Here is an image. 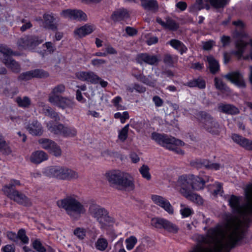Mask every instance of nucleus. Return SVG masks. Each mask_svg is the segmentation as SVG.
I'll return each instance as SVG.
<instances>
[{"label": "nucleus", "mask_w": 252, "mask_h": 252, "mask_svg": "<svg viewBox=\"0 0 252 252\" xmlns=\"http://www.w3.org/2000/svg\"><path fill=\"white\" fill-rule=\"evenodd\" d=\"M241 220L227 222L225 232L220 227L209 229L206 236L198 237L199 244L190 252H229L243 238L244 231Z\"/></svg>", "instance_id": "obj_1"}, {"label": "nucleus", "mask_w": 252, "mask_h": 252, "mask_svg": "<svg viewBox=\"0 0 252 252\" xmlns=\"http://www.w3.org/2000/svg\"><path fill=\"white\" fill-rule=\"evenodd\" d=\"M57 206L63 209L66 214L73 220H77L86 212L85 205L78 196L74 194L66 195L57 201Z\"/></svg>", "instance_id": "obj_2"}, {"label": "nucleus", "mask_w": 252, "mask_h": 252, "mask_svg": "<svg viewBox=\"0 0 252 252\" xmlns=\"http://www.w3.org/2000/svg\"><path fill=\"white\" fill-rule=\"evenodd\" d=\"M88 212L98 222L101 228H105L114 223V219L109 215L107 210L96 204L90 205Z\"/></svg>", "instance_id": "obj_3"}, {"label": "nucleus", "mask_w": 252, "mask_h": 252, "mask_svg": "<svg viewBox=\"0 0 252 252\" xmlns=\"http://www.w3.org/2000/svg\"><path fill=\"white\" fill-rule=\"evenodd\" d=\"M152 138L158 144L166 149L173 151L176 153L183 155L184 152L181 149L177 147L178 146H183L185 143L182 141L176 139L173 137L169 136L166 134L153 132L152 134Z\"/></svg>", "instance_id": "obj_4"}, {"label": "nucleus", "mask_w": 252, "mask_h": 252, "mask_svg": "<svg viewBox=\"0 0 252 252\" xmlns=\"http://www.w3.org/2000/svg\"><path fill=\"white\" fill-rule=\"evenodd\" d=\"M247 202L244 208L240 204V197L232 195L228 199L229 204L233 211L240 215L252 213V185L249 186L246 190Z\"/></svg>", "instance_id": "obj_5"}, {"label": "nucleus", "mask_w": 252, "mask_h": 252, "mask_svg": "<svg viewBox=\"0 0 252 252\" xmlns=\"http://www.w3.org/2000/svg\"><path fill=\"white\" fill-rule=\"evenodd\" d=\"M44 173L48 176L60 180H71L78 177V173L65 166H51L46 168Z\"/></svg>", "instance_id": "obj_6"}, {"label": "nucleus", "mask_w": 252, "mask_h": 252, "mask_svg": "<svg viewBox=\"0 0 252 252\" xmlns=\"http://www.w3.org/2000/svg\"><path fill=\"white\" fill-rule=\"evenodd\" d=\"M199 120L202 127L207 132L218 135L220 131L219 122L210 114L201 112L199 113Z\"/></svg>", "instance_id": "obj_7"}, {"label": "nucleus", "mask_w": 252, "mask_h": 252, "mask_svg": "<svg viewBox=\"0 0 252 252\" xmlns=\"http://www.w3.org/2000/svg\"><path fill=\"white\" fill-rule=\"evenodd\" d=\"M0 52L3 55L2 63L7 67L14 73H19L21 71L20 65L11 57V56L16 54L10 48L4 45H0Z\"/></svg>", "instance_id": "obj_8"}, {"label": "nucleus", "mask_w": 252, "mask_h": 252, "mask_svg": "<svg viewBox=\"0 0 252 252\" xmlns=\"http://www.w3.org/2000/svg\"><path fill=\"white\" fill-rule=\"evenodd\" d=\"M47 127L51 132L62 135L64 137H73L77 134V130L75 128L65 126L62 124L53 126L52 121L47 123Z\"/></svg>", "instance_id": "obj_9"}, {"label": "nucleus", "mask_w": 252, "mask_h": 252, "mask_svg": "<svg viewBox=\"0 0 252 252\" xmlns=\"http://www.w3.org/2000/svg\"><path fill=\"white\" fill-rule=\"evenodd\" d=\"M44 41L36 35H26L18 39L17 44L22 49H33Z\"/></svg>", "instance_id": "obj_10"}, {"label": "nucleus", "mask_w": 252, "mask_h": 252, "mask_svg": "<svg viewBox=\"0 0 252 252\" xmlns=\"http://www.w3.org/2000/svg\"><path fill=\"white\" fill-rule=\"evenodd\" d=\"M151 224L157 228H163L169 232L176 233L179 228L167 220L161 218H154L151 220Z\"/></svg>", "instance_id": "obj_11"}, {"label": "nucleus", "mask_w": 252, "mask_h": 252, "mask_svg": "<svg viewBox=\"0 0 252 252\" xmlns=\"http://www.w3.org/2000/svg\"><path fill=\"white\" fill-rule=\"evenodd\" d=\"M61 14L65 18L77 21H86L87 20L86 14L80 9H67L62 11Z\"/></svg>", "instance_id": "obj_12"}, {"label": "nucleus", "mask_w": 252, "mask_h": 252, "mask_svg": "<svg viewBox=\"0 0 252 252\" xmlns=\"http://www.w3.org/2000/svg\"><path fill=\"white\" fill-rule=\"evenodd\" d=\"M75 76L77 79L82 81L90 82L92 84L98 83L99 77L94 72L79 71L76 73Z\"/></svg>", "instance_id": "obj_13"}, {"label": "nucleus", "mask_w": 252, "mask_h": 252, "mask_svg": "<svg viewBox=\"0 0 252 252\" xmlns=\"http://www.w3.org/2000/svg\"><path fill=\"white\" fill-rule=\"evenodd\" d=\"M151 199L155 204L162 208L169 214H173L174 209L168 200L161 196L154 194Z\"/></svg>", "instance_id": "obj_14"}, {"label": "nucleus", "mask_w": 252, "mask_h": 252, "mask_svg": "<svg viewBox=\"0 0 252 252\" xmlns=\"http://www.w3.org/2000/svg\"><path fill=\"white\" fill-rule=\"evenodd\" d=\"M224 77L239 87L245 88L246 86L243 75L239 71L229 73L225 75Z\"/></svg>", "instance_id": "obj_15"}, {"label": "nucleus", "mask_w": 252, "mask_h": 252, "mask_svg": "<svg viewBox=\"0 0 252 252\" xmlns=\"http://www.w3.org/2000/svg\"><path fill=\"white\" fill-rule=\"evenodd\" d=\"M54 105L57 106L62 109L66 108H73L75 105V102L73 98L68 97H64L62 95L55 99L53 101L50 102Z\"/></svg>", "instance_id": "obj_16"}, {"label": "nucleus", "mask_w": 252, "mask_h": 252, "mask_svg": "<svg viewBox=\"0 0 252 252\" xmlns=\"http://www.w3.org/2000/svg\"><path fill=\"white\" fill-rule=\"evenodd\" d=\"M118 186L128 191L134 190L135 185L133 178L129 174L124 172Z\"/></svg>", "instance_id": "obj_17"}, {"label": "nucleus", "mask_w": 252, "mask_h": 252, "mask_svg": "<svg viewBox=\"0 0 252 252\" xmlns=\"http://www.w3.org/2000/svg\"><path fill=\"white\" fill-rule=\"evenodd\" d=\"M124 172L120 170H112L106 173V177L111 186H118Z\"/></svg>", "instance_id": "obj_18"}, {"label": "nucleus", "mask_w": 252, "mask_h": 252, "mask_svg": "<svg viewBox=\"0 0 252 252\" xmlns=\"http://www.w3.org/2000/svg\"><path fill=\"white\" fill-rule=\"evenodd\" d=\"M190 165L196 168H202L203 167L207 169L218 170L220 168V165L219 163H212L206 159H196L190 162Z\"/></svg>", "instance_id": "obj_19"}, {"label": "nucleus", "mask_w": 252, "mask_h": 252, "mask_svg": "<svg viewBox=\"0 0 252 252\" xmlns=\"http://www.w3.org/2000/svg\"><path fill=\"white\" fill-rule=\"evenodd\" d=\"M137 62L142 64L145 63L150 65H157L159 62V58L156 55H150L147 53L140 54L137 57Z\"/></svg>", "instance_id": "obj_20"}, {"label": "nucleus", "mask_w": 252, "mask_h": 252, "mask_svg": "<svg viewBox=\"0 0 252 252\" xmlns=\"http://www.w3.org/2000/svg\"><path fill=\"white\" fill-rule=\"evenodd\" d=\"M130 17L129 11L125 8H120L115 10L111 18L114 22H118L126 20Z\"/></svg>", "instance_id": "obj_21"}, {"label": "nucleus", "mask_w": 252, "mask_h": 252, "mask_svg": "<svg viewBox=\"0 0 252 252\" xmlns=\"http://www.w3.org/2000/svg\"><path fill=\"white\" fill-rule=\"evenodd\" d=\"M141 6L145 10L156 13L159 9L157 0H141Z\"/></svg>", "instance_id": "obj_22"}, {"label": "nucleus", "mask_w": 252, "mask_h": 252, "mask_svg": "<svg viewBox=\"0 0 252 252\" xmlns=\"http://www.w3.org/2000/svg\"><path fill=\"white\" fill-rule=\"evenodd\" d=\"M11 199L19 204L25 206H30L32 205V202L30 200L25 194L18 190L14 192L13 195L11 197Z\"/></svg>", "instance_id": "obj_23"}, {"label": "nucleus", "mask_w": 252, "mask_h": 252, "mask_svg": "<svg viewBox=\"0 0 252 252\" xmlns=\"http://www.w3.org/2000/svg\"><path fill=\"white\" fill-rule=\"evenodd\" d=\"M249 44L251 47V52L252 53V38L250 39L249 42H246L243 40L238 41L236 43V50L233 52L238 59H240L245 50L246 46Z\"/></svg>", "instance_id": "obj_24"}, {"label": "nucleus", "mask_w": 252, "mask_h": 252, "mask_svg": "<svg viewBox=\"0 0 252 252\" xmlns=\"http://www.w3.org/2000/svg\"><path fill=\"white\" fill-rule=\"evenodd\" d=\"M65 91V87L63 84H60L52 89L51 93L49 94L48 101L49 102L53 101L56 99H58L62 96Z\"/></svg>", "instance_id": "obj_25"}, {"label": "nucleus", "mask_w": 252, "mask_h": 252, "mask_svg": "<svg viewBox=\"0 0 252 252\" xmlns=\"http://www.w3.org/2000/svg\"><path fill=\"white\" fill-rule=\"evenodd\" d=\"M26 128L29 133L32 135L39 136L42 135L43 132L41 125L37 121L29 123Z\"/></svg>", "instance_id": "obj_26"}, {"label": "nucleus", "mask_w": 252, "mask_h": 252, "mask_svg": "<svg viewBox=\"0 0 252 252\" xmlns=\"http://www.w3.org/2000/svg\"><path fill=\"white\" fill-rule=\"evenodd\" d=\"M156 21L163 28L170 31H176L179 28V25L174 20L170 18H167L166 22H164L160 18L158 17Z\"/></svg>", "instance_id": "obj_27"}, {"label": "nucleus", "mask_w": 252, "mask_h": 252, "mask_svg": "<svg viewBox=\"0 0 252 252\" xmlns=\"http://www.w3.org/2000/svg\"><path fill=\"white\" fill-rule=\"evenodd\" d=\"M32 245L34 250L37 252H55V250L50 246L44 247L39 239L32 240Z\"/></svg>", "instance_id": "obj_28"}, {"label": "nucleus", "mask_w": 252, "mask_h": 252, "mask_svg": "<svg viewBox=\"0 0 252 252\" xmlns=\"http://www.w3.org/2000/svg\"><path fill=\"white\" fill-rule=\"evenodd\" d=\"M218 110L220 112L229 115H236L239 113V109L237 107L229 104H219Z\"/></svg>", "instance_id": "obj_29"}, {"label": "nucleus", "mask_w": 252, "mask_h": 252, "mask_svg": "<svg viewBox=\"0 0 252 252\" xmlns=\"http://www.w3.org/2000/svg\"><path fill=\"white\" fill-rule=\"evenodd\" d=\"M181 193L183 194L188 199L198 204H202L203 200L200 196L197 194L190 192V190L187 189H180Z\"/></svg>", "instance_id": "obj_30"}, {"label": "nucleus", "mask_w": 252, "mask_h": 252, "mask_svg": "<svg viewBox=\"0 0 252 252\" xmlns=\"http://www.w3.org/2000/svg\"><path fill=\"white\" fill-rule=\"evenodd\" d=\"M232 139L236 143L248 150H252V141L236 134L232 135Z\"/></svg>", "instance_id": "obj_31"}, {"label": "nucleus", "mask_w": 252, "mask_h": 252, "mask_svg": "<svg viewBox=\"0 0 252 252\" xmlns=\"http://www.w3.org/2000/svg\"><path fill=\"white\" fill-rule=\"evenodd\" d=\"M48 159V155L43 151H37L33 152L30 157L31 162L39 164Z\"/></svg>", "instance_id": "obj_32"}, {"label": "nucleus", "mask_w": 252, "mask_h": 252, "mask_svg": "<svg viewBox=\"0 0 252 252\" xmlns=\"http://www.w3.org/2000/svg\"><path fill=\"white\" fill-rule=\"evenodd\" d=\"M94 31V26L86 24L84 26L78 28L74 31V33L76 35L79 37H82L86 35L91 33Z\"/></svg>", "instance_id": "obj_33"}, {"label": "nucleus", "mask_w": 252, "mask_h": 252, "mask_svg": "<svg viewBox=\"0 0 252 252\" xmlns=\"http://www.w3.org/2000/svg\"><path fill=\"white\" fill-rule=\"evenodd\" d=\"M0 152L3 155H9L12 153V149L9 141H6L0 133Z\"/></svg>", "instance_id": "obj_34"}, {"label": "nucleus", "mask_w": 252, "mask_h": 252, "mask_svg": "<svg viewBox=\"0 0 252 252\" xmlns=\"http://www.w3.org/2000/svg\"><path fill=\"white\" fill-rule=\"evenodd\" d=\"M185 85L190 88L197 87L200 89H204L206 88V82L203 78L198 77L188 82Z\"/></svg>", "instance_id": "obj_35"}, {"label": "nucleus", "mask_w": 252, "mask_h": 252, "mask_svg": "<svg viewBox=\"0 0 252 252\" xmlns=\"http://www.w3.org/2000/svg\"><path fill=\"white\" fill-rule=\"evenodd\" d=\"M168 44H170L173 48L178 50L181 54L186 53L188 48L185 45L179 40L173 39L170 40Z\"/></svg>", "instance_id": "obj_36"}, {"label": "nucleus", "mask_w": 252, "mask_h": 252, "mask_svg": "<svg viewBox=\"0 0 252 252\" xmlns=\"http://www.w3.org/2000/svg\"><path fill=\"white\" fill-rule=\"evenodd\" d=\"M190 177L191 188L192 189L195 190H200L204 188L205 185L200 177L190 175Z\"/></svg>", "instance_id": "obj_37"}, {"label": "nucleus", "mask_w": 252, "mask_h": 252, "mask_svg": "<svg viewBox=\"0 0 252 252\" xmlns=\"http://www.w3.org/2000/svg\"><path fill=\"white\" fill-rule=\"evenodd\" d=\"M178 183L181 187V189H187L189 190L191 188L190 175L181 176L178 179Z\"/></svg>", "instance_id": "obj_38"}, {"label": "nucleus", "mask_w": 252, "mask_h": 252, "mask_svg": "<svg viewBox=\"0 0 252 252\" xmlns=\"http://www.w3.org/2000/svg\"><path fill=\"white\" fill-rule=\"evenodd\" d=\"M210 72L213 74L216 73L219 70L220 65L218 62L212 56L207 57Z\"/></svg>", "instance_id": "obj_39"}, {"label": "nucleus", "mask_w": 252, "mask_h": 252, "mask_svg": "<svg viewBox=\"0 0 252 252\" xmlns=\"http://www.w3.org/2000/svg\"><path fill=\"white\" fill-rule=\"evenodd\" d=\"M42 112L46 116L54 119L55 121L57 122L60 120V117L58 113L49 106H45L42 109Z\"/></svg>", "instance_id": "obj_40"}, {"label": "nucleus", "mask_w": 252, "mask_h": 252, "mask_svg": "<svg viewBox=\"0 0 252 252\" xmlns=\"http://www.w3.org/2000/svg\"><path fill=\"white\" fill-rule=\"evenodd\" d=\"M43 18L45 25L48 29L53 31H56L57 29V25L54 23L55 19L53 15L45 14L44 15Z\"/></svg>", "instance_id": "obj_41"}, {"label": "nucleus", "mask_w": 252, "mask_h": 252, "mask_svg": "<svg viewBox=\"0 0 252 252\" xmlns=\"http://www.w3.org/2000/svg\"><path fill=\"white\" fill-rule=\"evenodd\" d=\"M15 101L19 107L22 108H28L31 104V99L28 96L17 97L15 98Z\"/></svg>", "instance_id": "obj_42"}, {"label": "nucleus", "mask_w": 252, "mask_h": 252, "mask_svg": "<svg viewBox=\"0 0 252 252\" xmlns=\"http://www.w3.org/2000/svg\"><path fill=\"white\" fill-rule=\"evenodd\" d=\"M177 61L178 57L177 56L169 54H165L163 59L164 63L169 66H173Z\"/></svg>", "instance_id": "obj_43"}, {"label": "nucleus", "mask_w": 252, "mask_h": 252, "mask_svg": "<svg viewBox=\"0 0 252 252\" xmlns=\"http://www.w3.org/2000/svg\"><path fill=\"white\" fill-rule=\"evenodd\" d=\"M38 143L42 148L47 150L48 151L51 150L55 143L53 141L47 138L40 139L38 140Z\"/></svg>", "instance_id": "obj_44"}, {"label": "nucleus", "mask_w": 252, "mask_h": 252, "mask_svg": "<svg viewBox=\"0 0 252 252\" xmlns=\"http://www.w3.org/2000/svg\"><path fill=\"white\" fill-rule=\"evenodd\" d=\"M73 234L79 240H83L86 237L87 231L83 227H77L73 230Z\"/></svg>", "instance_id": "obj_45"}, {"label": "nucleus", "mask_w": 252, "mask_h": 252, "mask_svg": "<svg viewBox=\"0 0 252 252\" xmlns=\"http://www.w3.org/2000/svg\"><path fill=\"white\" fill-rule=\"evenodd\" d=\"M107 240L103 237L99 238L95 243V246L97 250L100 251H104L108 247Z\"/></svg>", "instance_id": "obj_46"}, {"label": "nucleus", "mask_w": 252, "mask_h": 252, "mask_svg": "<svg viewBox=\"0 0 252 252\" xmlns=\"http://www.w3.org/2000/svg\"><path fill=\"white\" fill-rule=\"evenodd\" d=\"M129 126V124H127L122 129L119 130L118 137L122 142L125 141L127 138Z\"/></svg>", "instance_id": "obj_47"}, {"label": "nucleus", "mask_w": 252, "mask_h": 252, "mask_svg": "<svg viewBox=\"0 0 252 252\" xmlns=\"http://www.w3.org/2000/svg\"><path fill=\"white\" fill-rule=\"evenodd\" d=\"M215 86L216 88L220 91L227 92L229 91V88L223 83L221 79L215 77L214 79Z\"/></svg>", "instance_id": "obj_48"}, {"label": "nucleus", "mask_w": 252, "mask_h": 252, "mask_svg": "<svg viewBox=\"0 0 252 252\" xmlns=\"http://www.w3.org/2000/svg\"><path fill=\"white\" fill-rule=\"evenodd\" d=\"M212 6L216 8H223L229 2V0H209Z\"/></svg>", "instance_id": "obj_49"}, {"label": "nucleus", "mask_w": 252, "mask_h": 252, "mask_svg": "<svg viewBox=\"0 0 252 252\" xmlns=\"http://www.w3.org/2000/svg\"><path fill=\"white\" fill-rule=\"evenodd\" d=\"M32 72L33 78H45L49 76L48 72L41 69H35Z\"/></svg>", "instance_id": "obj_50"}, {"label": "nucleus", "mask_w": 252, "mask_h": 252, "mask_svg": "<svg viewBox=\"0 0 252 252\" xmlns=\"http://www.w3.org/2000/svg\"><path fill=\"white\" fill-rule=\"evenodd\" d=\"M18 242L20 240L23 244H26L29 243V239L26 234L25 230L23 229H20L17 233Z\"/></svg>", "instance_id": "obj_51"}, {"label": "nucleus", "mask_w": 252, "mask_h": 252, "mask_svg": "<svg viewBox=\"0 0 252 252\" xmlns=\"http://www.w3.org/2000/svg\"><path fill=\"white\" fill-rule=\"evenodd\" d=\"M137 242L136 238L134 236H131L126 239L125 242L126 243V248L128 250H132Z\"/></svg>", "instance_id": "obj_52"}, {"label": "nucleus", "mask_w": 252, "mask_h": 252, "mask_svg": "<svg viewBox=\"0 0 252 252\" xmlns=\"http://www.w3.org/2000/svg\"><path fill=\"white\" fill-rule=\"evenodd\" d=\"M33 78L32 70L20 74L18 79L19 81H28Z\"/></svg>", "instance_id": "obj_53"}, {"label": "nucleus", "mask_w": 252, "mask_h": 252, "mask_svg": "<svg viewBox=\"0 0 252 252\" xmlns=\"http://www.w3.org/2000/svg\"><path fill=\"white\" fill-rule=\"evenodd\" d=\"M139 172L143 178L147 180L151 179V176L149 173V168L147 165H143L139 169Z\"/></svg>", "instance_id": "obj_54"}, {"label": "nucleus", "mask_w": 252, "mask_h": 252, "mask_svg": "<svg viewBox=\"0 0 252 252\" xmlns=\"http://www.w3.org/2000/svg\"><path fill=\"white\" fill-rule=\"evenodd\" d=\"M2 190L4 193L10 199L11 197L13 195L14 192L17 191V190L14 189V188L10 184L4 186Z\"/></svg>", "instance_id": "obj_55"}, {"label": "nucleus", "mask_w": 252, "mask_h": 252, "mask_svg": "<svg viewBox=\"0 0 252 252\" xmlns=\"http://www.w3.org/2000/svg\"><path fill=\"white\" fill-rule=\"evenodd\" d=\"M114 118L115 119H120L121 123L124 124L125 123L126 120L129 119V114L128 112L125 111L123 113L117 112L115 114Z\"/></svg>", "instance_id": "obj_56"}, {"label": "nucleus", "mask_w": 252, "mask_h": 252, "mask_svg": "<svg viewBox=\"0 0 252 252\" xmlns=\"http://www.w3.org/2000/svg\"><path fill=\"white\" fill-rule=\"evenodd\" d=\"M49 152L56 157H60L62 155V150L59 146L56 143Z\"/></svg>", "instance_id": "obj_57"}, {"label": "nucleus", "mask_w": 252, "mask_h": 252, "mask_svg": "<svg viewBox=\"0 0 252 252\" xmlns=\"http://www.w3.org/2000/svg\"><path fill=\"white\" fill-rule=\"evenodd\" d=\"M21 22L23 24L20 28V31L22 32H25L32 27V24L28 20L23 19L21 20Z\"/></svg>", "instance_id": "obj_58"}, {"label": "nucleus", "mask_w": 252, "mask_h": 252, "mask_svg": "<svg viewBox=\"0 0 252 252\" xmlns=\"http://www.w3.org/2000/svg\"><path fill=\"white\" fill-rule=\"evenodd\" d=\"M122 101V98L119 96H117L112 99V103L113 104L114 106L116 107L117 109L124 110L125 109L124 107L120 104Z\"/></svg>", "instance_id": "obj_59"}, {"label": "nucleus", "mask_w": 252, "mask_h": 252, "mask_svg": "<svg viewBox=\"0 0 252 252\" xmlns=\"http://www.w3.org/2000/svg\"><path fill=\"white\" fill-rule=\"evenodd\" d=\"M141 82L152 87H154L156 83V80L152 79L150 76L147 77L143 76Z\"/></svg>", "instance_id": "obj_60"}, {"label": "nucleus", "mask_w": 252, "mask_h": 252, "mask_svg": "<svg viewBox=\"0 0 252 252\" xmlns=\"http://www.w3.org/2000/svg\"><path fill=\"white\" fill-rule=\"evenodd\" d=\"M214 186L215 187L216 189L213 190V194L215 195L218 194L222 195V193H223L222 185L220 183L217 182Z\"/></svg>", "instance_id": "obj_61"}, {"label": "nucleus", "mask_w": 252, "mask_h": 252, "mask_svg": "<svg viewBox=\"0 0 252 252\" xmlns=\"http://www.w3.org/2000/svg\"><path fill=\"white\" fill-rule=\"evenodd\" d=\"M180 213L184 218L189 217L193 213V211L189 208L184 207L180 210Z\"/></svg>", "instance_id": "obj_62"}, {"label": "nucleus", "mask_w": 252, "mask_h": 252, "mask_svg": "<svg viewBox=\"0 0 252 252\" xmlns=\"http://www.w3.org/2000/svg\"><path fill=\"white\" fill-rule=\"evenodd\" d=\"M106 63V60L101 59H94L91 61V63L94 66H99Z\"/></svg>", "instance_id": "obj_63"}, {"label": "nucleus", "mask_w": 252, "mask_h": 252, "mask_svg": "<svg viewBox=\"0 0 252 252\" xmlns=\"http://www.w3.org/2000/svg\"><path fill=\"white\" fill-rule=\"evenodd\" d=\"M153 101L156 107H161L163 104V100L158 95L154 96L153 97Z\"/></svg>", "instance_id": "obj_64"}]
</instances>
